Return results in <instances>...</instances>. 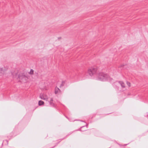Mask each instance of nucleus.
<instances>
[{
  "label": "nucleus",
  "mask_w": 148,
  "mask_h": 148,
  "mask_svg": "<svg viewBox=\"0 0 148 148\" xmlns=\"http://www.w3.org/2000/svg\"><path fill=\"white\" fill-rule=\"evenodd\" d=\"M50 104L52 106H53L54 105V103L53 102V98H51V99L49 101Z\"/></svg>",
  "instance_id": "8"
},
{
  "label": "nucleus",
  "mask_w": 148,
  "mask_h": 148,
  "mask_svg": "<svg viewBox=\"0 0 148 148\" xmlns=\"http://www.w3.org/2000/svg\"><path fill=\"white\" fill-rule=\"evenodd\" d=\"M39 97L41 99L46 101H48L49 98L47 94L45 92L41 93Z\"/></svg>",
  "instance_id": "4"
},
{
  "label": "nucleus",
  "mask_w": 148,
  "mask_h": 148,
  "mask_svg": "<svg viewBox=\"0 0 148 148\" xmlns=\"http://www.w3.org/2000/svg\"><path fill=\"white\" fill-rule=\"evenodd\" d=\"M18 78L21 82H26L28 79V78L26 76L24 73H21L19 74Z\"/></svg>",
  "instance_id": "3"
},
{
  "label": "nucleus",
  "mask_w": 148,
  "mask_h": 148,
  "mask_svg": "<svg viewBox=\"0 0 148 148\" xmlns=\"http://www.w3.org/2000/svg\"><path fill=\"white\" fill-rule=\"evenodd\" d=\"M47 89H45V90H47Z\"/></svg>",
  "instance_id": "20"
},
{
  "label": "nucleus",
  "mask_w": 148,
  "mask_h": 148,
  "mask_svg": "<svg viewBox=\"0 0 148 148\" xmlns=\"http://www.w3.org/2000/svg\"><path fill=\"white\" fill-rule=\"evenodd\" d=\"M127 85H128V86H129L130 87V82H127Z\"/></svg>",
  "instance_id": "12"
},
{
  "label": "nucleus",
  "mask_w": 148,
  "mask_h": 148,
  "mask_svg": "<svg viewBox=\"0 0 148 148\" xmlns=\"http://www.w3.org/2000/svg\"><path fill=\"white\" fill-rule=\"evenodd\" d=\"M82 121V122H84V121Z\"/></svg>",
  "instance_id": "16"
},
{
  "label": "nucleus",
  "mask_w": 148,
  "mask_h": 148,
  "mask_svg": "<svg viewBox=\"0 0 148 148\" xmlns=\"http://www.w3.org/2000/svg\"><path fill=\"white\" fill-rule=\"evenodd\" d=\"M96 77H97L96 78V79L98 80L102 81H108L110 82H113L112 81L113 79L112 78L110 77L108 75L103 73H97Z\"/></svg>",
  "instance_id": "2"
},
{
  "label": "nucleus",
  "mask_w": 148,
  "mask_h": 148,
  "mask_svg": "<svg viewBox=\"0 0 148 148\" xmlns=\"http://www.w3.org/2000/svg\"><path fill=\"white\" fill-rule=\"evenodd\" d=\"M77 120H74V121H77Z\"/></svg>",
  "instance_id": "19"
},
{
  "label": "nucleus",
  "mask_w": 148,
  "mask_h": 148,
  "mask_svg": "<svg viewBox=\"0 0 148 148\" xmlns=\"http://www.w3.org/2000/svg\"><path fill=\"white\" fill-rule=\"evenodd\" d=\"M63 82H62V84H61V86H60V87H61V86H63Z\"/></svg>",
  "instance_id": "14"
},
{
  "label": "nucleus",
  "mask_w": 148,
  "mask_h": 148,
  "mask_svg": "<svg viewBox=\"0 0 148 148\" xmlns=\"http://www.w3.org/2000/svg\"><path fill=\"white\" fill-rule=\"evenodd\" d=\"M147 116H148V114H147Z\"/></svg>",
  "instance_id": "17"
},
{
  "label": "nucleus",
  "mask_w": 148,
  "mask_h": 148,
  "mask_svg": "<svg viewBox=\"0 0 148 148\" xmlns=\"http://www.w3.org/2000/svg\"><path fill=\"white\" fill-rule=\"evenodd\" d=\"M127 144H125V145H126Z\"/></svg>",
  "instance_id": "18"
},
{
  "label": "nucleus",
  "mask_w": 148,
  "mask_h": 148,
  "mask_svg": "<svg viewBox=\"0 0 148 148\" xmlns=\"http://www.w3.org/2000/svg\"><path fill=\"white\" fill-rule=\"evenodd\" d=\"M5 71V70L4 67H0V76H2L3 75Z\"/></svg>",
  "instance_id": "5"
},
{
  "label": "nucleus",
  "mask_w": 148,
  "mask_h": 148,
  "mask_svg": "<svg viewBox=\"0 0 148 148\" xmlns=\"http://www.w3.org/2000/svg\"><path fill=\"white\" fill-rule=\"evenodd\" d=\"M124 66V65H121L120 66V68H122L123 67V66Z\"/></svg>",
  "instance_id": "13"
},
{
  "label": "nucleus",
  "mask_w": 148,
  "mask_h": 148,
  "mask_svg": "<svg viewBox=\"0 0 148 148\" xmlns=\"http://www.w3.org/2000/svg\"><path fill=\"white\" fill-rule=\"evenodd\" d=\"M34 73V71L32 69H31L29 72V73L30 74H32Z\"/></svg>",
  "instance_id": "10"
},
{
  "label": "nucleus",
  "mask_w": 148,
  "mask_h": 148,
  "mask_svg": "<svg viewBox=\"0 0 148 148\" xmlns=\"http://www.w3.org/2000/svg\"><path fill=\"white\" fill-rule=\"evenodd\" d=\"M88 126V124L86 123V125L85 126H83L81 127H80V128L82 129V128L84 127H85V126H86L87 127Z\"/></svg>",
  "instance_id": "11"
},
{
  "label": "nucleus",
  "mask_w": 148,
  "mask_h": 148,
  "mask_svg": "<svg viewBox=\"0 0 148 148\" xmlns=\"http://www.w3.org/2000/svg\"><path fill=\"white\" fill-rule=\"evenodd\" d=\"M60 92V90L57 87L55 88V93L56 94H58Z\"/></svg>",
  "instance_id": "6"
},
{
  "label": "nucleus",
  "mask_w": 148,
  "mask_h": 148,
  "mask_svg": "<svg viewBox=\"0 0 148 148\" xmlns=\"http://www.w3.org/2000/svg\"><path fill=\"white\" fill-rule=\"evenodd\" d=\"M118 83L121 85V86L122 88H125V84L123 82L121 81L118 82Z\"/></svg>",
  "instance_id": "7"
},
{
  "label": "nucleus",
  "mask_w": 148,
  "mask_h": 148,
  "mask_svg": "<svg viewBox=\"0 0 148 148\" xmlns=\"http://www.w3.org/2000/svg\"><path fill=\"white\" fill-rule=\"evenodd\" d=\"M98 73L97 69L96 67H91L88 70L87 72L85 73H82L81 76L82 77V79H84L85 78H88V76L91 77H96Z\"/></svg>",
  "instance_id": "1"
},
{
  "label": "nucleus",
  "mask_w": 148,
  "mask_h": 148,
  "mask_svg": "<svg viewBox=\"0 0 148 148\" xmlns=\"http://www.w3.org/2000/svg\"><path fill=\"white\" fill-rule=\"evenodd\" d=\"M44 102L42 101H39L38 102V104L39 106H41L43 105Z\"/></svg>",
  "instance_id": "9"
},
{
  "label": "nucleus",
  "mask_w": 148,
  "mask_h": 148,
  "mask_svg": "<svg viewBox=\"0 0 148 148\" xmlns=\"http://www.w3.org/2000/svg\"><path fill=\"white\" fill-rule=\"evenodd\" d=\"M86 130H81V131H86Z\"/></svg>",
  "instance_id": "15"
}]
</instances>
